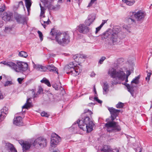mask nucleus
<instances>
[{"mask_svg": "<svg viewBox=\"0 0 152 152\" xmlns=\"http://www.w3.org/2000/svg\"><path fill=\"white\" fill-rule=\"evenodd\" d=\"M109 33L108 32H106L104 33L102 36V39H106L109 37Z\"/></svg>", "mask_w": 152, "mask_h": 152, "instance_id": "obj_39", "label": "nucleus"}, {"mask_svg": "<svg viewBox=\"0 0 152 152\" xmlns=\"http://www.w3.org/2000/svg\"><path fill=\"white\" fill-rule=\"evenodd\" d=\"M134 15L133 12H130L129 15L126 19L127 21L129 23H136V20L134 19Z\"/></svg>", "mask_w": 152, "mask_h": 152, "instance_id": "obj_19", "label": "nucleus"}, {"mask_svg": "<svg viewBox=\"0 0 152 152\" xmlns=\"http://www.w3.org/2000/svg\"><path fill=\"white\" fill-rule=\"evenodd\" d=\"M42 83H44L48 86L50 87L51 86L49 80L45 78H44L41 80Z\"/></svg>", "mask_w": 152, "mask_h": 152, "instance_id": "obj_31", "label": "nucleus"}, {"mask_svg": "<svg viewBox=\"0 0 152 152\" xmlns=\"http://www.w3.org/2000/svg\"><path fill=\"white\" fill-rule=\"evenodd\" d=\"M64 69L66 73L74 76L79 74L82 71L81 67L75 65L73 62H70L64 67Z\"/></svg>", "mask_w": 152, "mask_h": 152, "instance_id": "obj_5", "label": "nucleus"}, {"mask_svg": "<svg viewBox=\"0 0 152 152\" xmlns=\"http://www.w3.org/2000/svg\"><path fill=\"white\" fill-rule=\"evenodd\" d=\"M12 84V83L11 81H7L4 84V86H10Z\"/></svg>", "mask_w": 152, "mask_h": 152, "instance_id": "obj_43", "label": "nucleus"}, {"mask_svg": "<svg viewBox=\"0 0 152 152\" xmlns=\"http://www.w3.org/2000/svg\"><path fill=\"white\" fill-rule=\"evenodd\" d=\"M123 2L125 3L127 5L129 6H132L133 5L135 2L134 0L128 1V0H122Z\"/></svg>", "mask_w": 152, "mask_h": 152, "instance_id": "obj_30", "label": "nucleus"}, {"mask_svg": "<svg viewBox=\"0 0 152 152\" xmlns=\"http://www.w3.org/2000/svg\"><path fill=\"white\" fill-rule=\"evenodd\" d=\"M114 82H115V81H112V85L116 84L118 83L117 82L114 83Z\"/></svg>", "mask_w": 152, "mask_h": 152, "instance_id": "obj_59", "label": "nucleus"}, {"mask_svg": "<svg viewBox=\"0 0 152 152\" xmlns=\"http://www.w3.org/2000/svg\"><path fill=\"white\" fill-rule=\"evenodd\" d=\"M19 5L23 6V3L22 1H21L19 2Z\"/></svg>", "mask_w": 152, "mask_h": 152, "instance_id": "obj_56", "label": "nucleus"}, {"mask_svg": "<svg viewBox=\"0 0 152 152\" xmlns=\"http://www.w3.org/2000/svg\"><path fill=\"white\" fill-rule=\"evenodd\" d=\"M126 86V87L128 91L131 93V95L133 96L134 94V90H133V85L131 84V85L127 83L124 84Z\"/></svg>", "mask_w": 152, "mask_h": 152, "instance_id": "obj_22", "label": "nucleus"}, {"mask_svg": "<svg viewBox=\"0 0 152 152\" xmlns=\"http://www.w3.org/2000/svg\"><path fill=\"white\" fill-rule=\"evenodd\" d=\"M46 68L47 70L48 69L50 72H56L57 74H58L57 68L52 64L47 65Z\"/></svg>", "mask_w": 152, "mask_h": 152, "instance_id": "obj_21", "label": "nucleus"}, {"mask_svg": "<svg viewBox=\"0 0 152 152\" xmlns=\"http://www.w3.org/2000/svg\"><path fill=\"white\" fill-rule=\"evenodd\" d=\"M88 113L90 115H91L92 114V112L89 109H85L84 110V113Z\"/></svg>", "mask_w": 152, "mask_h": 152, "instance_id": "obj_44", "label": "nucleus"}, {"mask_svg": "<svg viewBox=\"0 0 152 152\" xmlns=\"http://www.w3.org/2000/svg\"><path fill=\"white\" fill-rule=\"evenodd\" d=\"M77 124L78 126V127L83 131H86L87 133L89 132L92 131L94 124L93 121L88 117H86L84 119L81 120H78L77 122H75L72 126V128L74 129V132L79 133L76 131L75 126L77 125Z\"/></svg>", "mask_w": 152, "mask_h": 152, "instance_id": "obj_2", "label": "nucleus"}, {"mask_svg": "<svg viewBox=\"0 0 152 152\" xmlns=\"http://www.w3.org/2000/svg\"><path fill=\"white\" fill-rule=\"evenodd\" d=\"M15 18L17 22L19 24H24L26 23V17L20 14H15Z\"/></svg>", "mask_w": 152, "mask_h": 152, "instance_id": "obj_14", "label": "nucleus"}, {"mask_svg": "<svg viewBox=\"0 0 152 152\" xmlns=\"http://www.w3.org/2000/svg\"><path fill=\"white\" fill-rule=\"evenodd\" d=\"M0 117L1 118H2V120H3L6 117V115H5L4 113H2L0 111Z\"/></svg>", "mask_w": 152, "mask_h": 152, "instance_id": "obj_45", "label": "nucleus"}, {"mask_svg": "<svg viewBox=\"0 0 152 152\" xmlns=\"http://www.w3.org/2000/svg\"><path fill=\"white\" fill-rule=\"evenodd\" d=\"M37 33L39 34L40 40L41 41H42L43 39V35L42 33L39 31H38Z\"/></svg>", "mask_w": 152, "mask_h": 152, "instance_id": "obj_41", "label": "nucleus"}, {"mask_svg": "<svg viewBox=\"0 0 152 152\" xmlns=\"http://www.w3.org/2000/svg\"><path fill=\"white\" fill-rule=\"evenodd\" d=\"M19 56L21 57L26 58L28 56L27 53L24 51H21L19 53Z\"/></svg>", "mask_w": 152, "mask_h": 152, "instance_id": "obj_32", "label": "nucleus"}, {"mask_svg": "<svg viewBox=\"0 0 152 152\" xmlns=\"http://www.w3.org/2000/svg\"><path fill=\"white\" fill-rule=\"evenodd\" d=\"M95 73L94 72H92V73H91L90 76L91 77H94L95 76Z\"/></svg>", "mask_w": 152, "mask_h": 152, "instance_id": "obj_54", "label": "nucleus"}, {"mask_svg": "<svg viewBox=\"0 0 152 152\" xmlns=\"http://www.w3.org/2000/svg\"><path fill=\"white\" fill-rule=\"evenodd\" d=\"M124 104L121 102H119L116 105V107L118 108H121L123 107Z\"/></svg>", "mask_w": 152, "mask_h": 152, "instance_id": "obj_36", "label": "nucleus"}, {"mask_svg": "<svg viewBox=\"0 0 152 152\" xmlns=\"http://www.w3.org/2000/svg\"><path fill=\"white\" fill-rule=\"evenodd\" d=\"M94 99L96 101H97L99 99L98 97H95Z\"/></svg>", "mask_w": 152, "mask_h": 152, "instance_id": "obj_62", "label": "nucleus"}, {"mask_svg": "<svg viewBox=\"0 0 152 152\" xmlns=\"http://www.w3.org/2000/svg\"><path fill=\"white\" fill-rule=\"evenodd\" d=\"M13 124L17 126H22L23 125L22 118L20 116H18L14 119Z\"/></svg>", "mask_w": 152, "mask_h": 152, "instance_id": "obj_18", "label": "nucleus"}, {"mask_svg": "<svg viewBox=\"0 0 152 152\" xmlns=\"http://www.w3.org/2000/svg\"><path fill=\"white\" fill-rule=\"evenodd\" d=\"M41 115L43 117H48L49 116V114H48L47 113H46L44 111L42 112L41 114Z\"/></svg>", "mask_w": 152, "mask_h": 152, "instance_id": "obj_40", "label": "nucleus"}, {"mask_svg": "<svg viewBox=\"0 0 152 152\" xmlns=\"http://www.w3.org/2000/svg\"><path fill=\"white\" fill-rule=\"evenodd\" d=\"M19 142L22 146L23 152H26V151L28 150L30 147L31 145L28 143H25L23 140H19Z\"/></svg>", "mask_w": 152, "mask_h": 152, "instance_id": "obj_17", "label": "nucleus"}, {"mask_svg": "<svg viewBox=\"0 0 152 152\" xmlns=\"http://www.w3.org/2000/svg\"><path fill=\"white\" fill-rule=\"evenodd\" d=\"M23 78H18L17 79V81H18V83L20 84H21L22 83V81L23 80Z\"/></svg>", "mask_w": 152, "mask_h": 152, "instance_id": "obj_47", "label": "nucleus"}, {"mask_svg": "<svg viewBox=\"0 0 152 152\" xmlns=\"http://www.w3.org/2000/svg\"><path fill=\"white\" fill-rule=\"evenodd\" d=\"M151 75V72L148 73L147 75V77L145 78V79L147 80L148 79V81H149L150 79V76Z\"/></svg>", "mask_w": 152, "mask_h": 152, "instance_id": "obj_48", "label": "nucleus"}, {"mask_svg": "<svg viewBox=\"0 0 152 152\" xmlns=\"http://www.w3.org/2000/svg\"><path fill=\"white\" fill-rule=\"evenodd\" d=\"M8 108L7 107H4L0 111L1 113H4V115H6L8 113Z\"/></svg>", "mask_w": 152, "mask_h": 152, "instance_id": "obj_34", "label": "nucleus"}, {"mask_svg": "<svg viewBox=\"0 0 152 152\" xmlns=\"http://www.w3.org/2000/svg\"><path fill=\"white\" fill-rule=\"evenodd\" d=\"M106 58L104 56L102 57L99 61V63L100 64H102L103 61Z\"/></svg>", "mask_w": 152, "mask_h": 152, "instance_id": "obj_42", "label": "nucleus"}, {"mask_svg": "<svg viewBox=\"0 0 152 152\" xmlns=\"http://www.w3.org/2000/svg\"><path fill=\"white\" fill-rule=\"evenodd\" d=\"M101 151L104 152H116L114 149L112 150L110 149V147L106 145H104Z\"/></svg>", "mask_w": 152, "mask_h": 152, "instance_id": "obj_23", "label": "nucleus"}, {"mask_svg": "<svg viewBox=\"0 0 152 152\" xmlns=\"http://www.w3.org/2000/svg\"><path fill=\"white\" fill-rule=\"evenodd\" d=\"M53 87L56 90H58V87L56 86H53Z\"/></svg>", "mask_w": 152, "mask_h": 152, "instance_id": "obj_57", "label": "nucleus"}, {"mask_svg": "<svg viewBox=\"0 0 152 152\" xmlns=\"http://www.w3.org/2000/svg\"><path fill=\"white\" fill-rule=\"evenodd\" d=\"M1 64H2L4 65H6L11 68L15 72H17L18 65L15 63L12 62L6 61H2L1 62Z\"/></svg>", "mask_w": 152, "mask_h": 152, "instance_id": "obj_13", "label": "nucleus"}, {"mask_svg": "<svg viewBox=\"0 0 152 152\" xmlns=\"http://www.w3.org/2000/svg\"><path fill=\"white\" fill-rule=\"evenodd\" d=\"M47 142L45 138L42 137H39L36 139L33 144L34 146L39 145L41 148H42L46 146Z\"/></svg>", "mask_w": 152, "mask_h": 152, "instance_id": "obj_7", "label": "nucleus"}, {"mask_svg": "<svg viewBox=\"0 0 152 152\" xmlns=\"http://www.w3.org/2000/svg\"><path fill=\"white\" fill-rule=\"evenodd\" d=\"M114 150L116 151V152H119V150L117 148H115V149Z\"/></svg>", "mask_w": 152, "mask_h": 152, "instance_id": "obj_60", "label": "nucleus"}, {"mask_svg": "<svg viewBox=\"0 0 152 152\" xmlns=\"http://www.w3.org/2000/svg\"><path fill=\"white\" fill-rule=\"evenodd\" d=\"M140 78V76L139 75L135 77V78L132 80L131 81V83H135V84H137L139 83V79Z\"/></svg>", "mask_w": 152, "mask_h": 152, "instance_id": "obj_33", "label": "nucleus"}, {"mask_svg": "<svg viewBox=\"0 0 152 152\" xmlns=\"http://www.w3.org/2000/svg\"><path fill=\"white\" fill-rule=\"evenodd\" d=\"M31 99V98H28L26 101V104L23 106L22 108L28 109L30 108L32 105V103L29 102Z\"/></svg>", "mask_w": 152, "mask_h": 152, "instance_id": "obj_24", "label": "nucleus"}, {"mask_svg": "<svg viewBox=\"0 0 152 152\" xmlns=\"http://www.w3.org/2000/svg\"><path fill=\"white\" fill-rule=\"evenodd\" d=\"M40 21L42 25L43 26L44 28H45L47 25L49 24L50 22L49 18H48V20L46 21H44L42 20H41Z\"/></svg>", "mask_w": 152, "mask_h": 152, "instance_id": "obj_29", "label": "nucleus"}, {"mask_svg": "<svg viewBox=\"0 0 152 152\" xmlns=\"http://www.w3.org/2000/svg\"><path fill=\"white\" fill-rule=\"evenodd\" d=\"M73 58L75 61L78 62H80L79 60V57H78V54L74 55Z\"/></svg>", "mask_w": 152, "mask_h": 152, "instance_id": "obj_37", "label": "nucleus"}, {"mask_svg": "<svg viewBox=\"0 0 152 152\" xmlns=\"http://www.w3.org/2000/svg\"><path fill=\"white\" fill-rule=\"evenodd\" d=\"M78 57H79V60L80 62L81 61V60L83 58H86V56L83 54H78Z\"/></svg>", "mask_w": 152, "mask_h": 152, "instance_id": "obj_35", "label": "nucleus"}, {"mask_svg": "<svg viewBox=\"0 0 152 152\" xmlns=\"http://www.w3.org/2000/svg\"><path fill=\"white\" fill-rule=\"evenodd\" d=\"M94 17H92L91 18H88L86 19L85 22V25L87 26H89L94 21Z\"/></svg>", "mask_w": 152, "mask_h": 152, "instance_id": "obj_26", "label": "nucleus"}, {"mask_svg": "<svg viewBox=\"0 0 152 152\" xmlns=\"http://www.w3.org/2000/svg\"><path fill=\"white\" fill-rule=\"evenodd\" d=\"M134 14L135 19L140 23L142 22L146 15L145 12L141 10H139L137 12H134Z\"/></svg>", "mask_w": 152, "mask_h": 152, "instance_id": "obj_8", "label": "nucleus"}, {"mask_svg": "<svg viewBox=\"0 0 152 152\" xmlns=\"http://www.w3.org/2000/svg\"><path fill=\"white\" fill-rule=\"evenodd\" d=\"M98 103H101L102 102V101L99 100V99L97 101Z\"/></svg>", "mask_w": 152, "mask_h": 152, "instance_id": "obj_61", "label": "nucleus"}, {"mask_svg": "<svg viewBox=\"0 0 152 152\" xmlns=\"http://www.w3.org/2000/svg\"><path fill=\"white\" fill-rule=\"evenodd\" d=\"M108 110L111 114V118L112 121L108 122L105 124V127L108 132H111L114 130L117 131L121 130L120 126L118 123L113 121L118 115L120 110L116 109L113 107H108Z\"/></svg>", "mask_w": 152, "mask_h": 152, "instance_id": "obj_1", "label": "nucleus"}, {"mask_svg": "<svg viewBox=\"0 0 152 152\" xmlns=\"http://www.w3.org/2000/svg\"><path fill=\"white\" fill-rule=\"evenodd\" d=\"M45 8H41V12H40V16L41 17L42 15H43V17H45V15H44L45 14Z\"/></svg>", "mask_w": 152, "mask_h": 152, "instance_id": "obj_38", "label": "nucleus"}, {"mask_svg": "<svg viewBox=\"0 0 152 152\" xmlns=\"http://www.w3.org/2000/svg\"><path fill=\"white\" fill-rule=\"evenodd\" d=\"M53 37H55L56 41L60 45L67 44L70 42V38L67 32H64L52 29L50 33Z\"/></svg>", "mask_w": 152, "mask_h": 152, "instance_id": "obj_3", "label": "nucleus"}, {"mask_svg": "<svg viewBox=\"0 0 152 152\" xmlns=\"http://www.w3.org/2000/svg\"><path fill=\"white\" fill-rule=\"evenodd\" d=\"M11 30V29L7 27H5L4 31H6V32H7L8 31H10Z\"/></svg>", "mask_w": 152, "mask_h": 152, "instance_id": "obj_51", "label": "nucleus"}, {"mask_svg": "<svg viewBox=\"0 0 152 152\" xmlns=\"http://www.w3.org/2000/svg\"><path fill=\"white\" fill-rule=\"evenodd\" d=\"M32 63L34 69H36L37 71L41 72H45L47 70L46 66L39 64H35L33 61H32Z\"/></svg>", "mask_w": 152, "mask_h": 152, "instance_id": "obj_16", "label": "nucleus"}, {"mask_svg": "<svg viewBox=\"0 0 152 152\" xmlns=\"http://www.w3.org/2000/svg\"><path fill=\"white\" fill-rule=\"evenodd\" d=\"M127 75L126 76L125 73L122 70H116L115 69L112 68L109 69L108 74L110 75L111 77L113 78H117L119 80H124L125 79V82H128V78L131 72L129 71L127 72Z\"/></svg>", "mask_w": 152, "mask_h": 152, "instance_id": "obj_4", "label": "nucleus"}, {"mask_svg": "<svg viewBox=\"0 0 152 152\" xmlns=\"http://www.w3.org/2000/svg\"><path fill=\"white\" fill-rule=\"evenodd\" d=\"M5 6L4 5H3L1 8H0V14L1 12H3L5 10Z\"/></svg>", "mask_w": 152, "mask_h": 152, "instance_id": "obj_46", "label": "nucleus"}, {"mask_svg": "<svg viewBox=\"0 0 152 152\" xmlns=\"http://www.w3.org/2000/svg\"><path fill=\"white\" fill-rule=\"evenodd\" d=\"M17 64L18 65V72H24L28 70L30 71L29 69H28V65L27 63L20 61L17 62Z\"/></svg>", "mask_w": 152, "mask_h": 152, "instance_id": "obj_9", "label": "nucleus"}, {"mask_svg": "<svg viewBox=\"0 0 152 152\" xmlns=\"http://www.w3.org/2000/svg\"><path fill=\"white\" fill-rule=\"evenodd\" d=\"M13 17V13L10 12H4L3 15L2 19L6 21H10Z\"/></svg>", "mask_w": 152, "mask_h": 152, "instance_id": "obj_15", "label": "nucleus"}, {"mask_svg": "<svg viewBox=\"0 0 152 152\" xmlns=\"http://www.w3.org/2000/svg\"><path fill=\"white\" fill-rule=\"evenodd\" d=\"M31 91L32 92V94H33V98H35L37 97L38 95V93L40 94L42 93L43 91V89L41 87H39L38 91H37V94H35V91L34 89H32Z\"/></svg>", "mask_w": 152, "mask_h": 152, "instance_id": "obj_25", "label": "nucleus"}, {"mask_svg": "<svg viewBox=\"0 0 152 152\" xmlns=\"http://www.w3.org/2000/svg\"><path fill=\"white\" fill-rule=\"evenodd\" d=\"M25 1L26 7L28 12L31 5V0H25Z\"/></svg>", "mask_w": 152, "mask_h": 152, "instance_id": "obj_28", "label": "nucleus"}, {"mask_svg": "<svg viewBox=\"0 0 152 152\" xmlns=\"http://www.w3.org/2000/svg\"><path fill=\"white\" fill-rule=\"evenodd\" d=\"M41 2L44 3L45 6L47 7L50 10H54L56 8V7L52 5L48 0H41Z\"/></svg>", "mask_w": 152, "mask_h": 152, "instance_id": "obj_20", "label": "nucleus"}, {"mask_svg": "<svg viewBox=\"0 0 152 152\" xmlns=\"http://www.w3.org/2000/svg\"><path fill=\"white\" fill-rule=\"evenodd\" d=\"M107 20H102V23L100 25L102 27L104 25V24L105 23L107 22Z\"/></svg>", "mask_w": 152, "mask_h": 152, "instance_id": "obj_53", "label": "nucleus"}, {"mask_svg": "<svg viewBox=\"0 0 152 152\" xmlns=\"http://www.w3.org/2000/svg\"><path fill=\"white\" fill-rule=\"evenodd\" d=\"M4 98V96L0 90V100Z\"/></svg>", "mask_w": 152, "mask_h": 152, "instance_id": "obj_52", "label": "nucleus"}, {"mask_svg": "<svg viewBox=\"0 0 152 152\" xmlns=\"http://www.w3.org/2000/svg\"><path fill=\"white\" fill-rule=\"evenodd\" d=\"M39 6H40V8H41H41H45V7H42V6L41 4L40 3L39 4Z\"/></svg>", "mask_w": 152, "mask_h": 152, "instance_id": "obj_63", "label": "nucleus"}, {"mask_svg": "<svg viewBox=\"0 0 152 152\" xmlns=\"http://www.w3.org/2000/svg\"><path fill=\"white\" fill-rule=\"evenodd\" d=\"M121 30V28L119 26H115L113 28L110 37L114 45L117 44L119 41L123 34Z\"/></svg>", "mask_w": 152, "mask_h": 152, "instance_id": "obj_6", "label": "nucleus"}, {"mask_svg": "<svg viewBox=\"0 0 152 152\" xmlns=\"http://www.w3.org/2000/svg\"><path fill=\"white\" fill-rule=\"evenodd\" d=\"M108 85L107 83H104L103 86V94H107L109 90Z\"/></svg>", "mask_w": 152, "mask_h": 152, "instance_id": "obj_27", "label": "nucleus"}, {"mask_svg": "<svg viewBox=\"0 0 152 152\" xmlns=\"http://www.w3.org/2000/svg\"><path fill=\"white\" fill-rule=\"evenodd\" d=\"M96 0H91L90 2L89 3L88 6V7H90L91 6L94 2Z\"/></svg>", "mask_w": 152, "mask_h": 152, "instance_id": "obj_49", "label": "nucleus"}, {"mask_svg": "<svg viewBox=\"0 0 152 152\" xmlns=\"http://www.w3.org/2000/svg\"><path fill=\"white\" fill-rule=\"evenodd\" d=\"M102 27L100 25V26H99L96 28V31L95 32L96 34L97 33L98 31H99L101 29Z\"/></svg>", "mask_w": 152, "mask_h": 152, "instance_id": "obj_50", "label": "nucleus"}, {"mask_svg": "<svg viewBox=\"0 0 152 152\" xmlns=\"http://www.w3.org/2000/svg\"><path fill=\"white\" fill-rule=\"evenodd\" d=\"M78 31L80 33L86 34L91 31V29L83 24H80L77 27Z\"/></svg>", "mask_w": 152, "mask_h": 152, "instance_id": "obj_12", "label": "nucleus"}, {"mask_svg": "<svg viewBox=\"0 0 152 152\" xmlns=\"http://www.w3.org/2000/svg\"><path fill=\"white\" fill-rule=\"evenodd\" d=\"M53 152H59V151L58 150H57L55 151H54Z\"/></svg>", "mask_w": 152, "mask_h": 152, "instance_id": "obj_64", "label": "nucleus"}, {"mask_svg": "<svg viewBox=\"0 0 152 152\" xmlns=\"http://www.w3.org/2000/svg\"><path fill=\"white\" fill-rule=\"evenodd\" d=\"M94 92L96 94V89L95 88V86H94Z\"/></svg>", "mask_w": 152, "mask_h": 152, "instance_id": "obj_58", "label": "nucleus"}, {"mask_svg": "<svg viewBox=\"0 0 152 152\" xmlns=\"http://www.w3.org/2000/svg\"><path fill=\"white\" fill-rule=\"evenodd\" d=\"M2 152H17L13 145L9 143H6L5 146L2 150Z\"/></svg>", "mask_w": 152, "mask_h": 152, "instance_id": "obj_10", "label": "nucleus"}, {"mask_svg": "<svg viewBox=\"0 0 152 152\" xmlns=\"http://www.w3.org/2000/svg\"><path fill=\"white\" fill-rule=\"evenodd\" d=\"M137 150H138L139 151L137 152V151H136V152H141L142 151L141 149L140 148H137Z\"/></svg>", "mask_w": 152, "mask_h": 152, "instance_id": "obj_55", "label": "nucleus"}, {"mask_svg": "<svg viewBox=\"0 0 152 152\" xmlns=\"http://www.w3.org/2000/svg\"><path fill=\"white\" fill-rule=\"evenodd\" d=\"M60 137L56 134L52 135L51 138L50 145L51 147H55L60 141Z\"/></svg>", "mask_w": 152, "mask_h": 152, "instance_id": "obj_11", "label": "nucleus"}]
</instances>
